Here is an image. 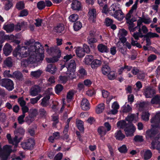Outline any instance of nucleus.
<instances>
[{
    "label": "nucleus",
    "mask_w": 160,
    "mask_h": 160,
    "mask_svg": "<svg viewBox=\"0 0 160 160\" xmlns=\"http://www.w3.org/2000/svg\"><path fill=\"white\" fill-rule=\"evenodd\" d=\"M29 50L30 56L28 61L30 63H36L43 60L44 57V48L39 42H36L34 45L30 46Z\"/></svg>",
    "instance_id": "f257e3e1"
},
{
    "label": "nucleus",
    "mask_w": 160,
    "mask_h": 160,
    "mask_svg": "<svg viewBox=\"0 0 160 160\" xmlns=\"http://www.w3.org/2000/svg\"><path fill=\"white\" fill-rule=\"evenodd\" d=\"M17 51L13 53V55L16 57L18 56L21 58H25L28 57L30 53L29 48L27 46H21L18 45L16 48Z\"/></svg>",
    "instance_id": "f03ea898"
},
{
    "label": "nucleus",
    "mask_w": 160,
    "mask_h": 160,
    "mask_svg": "<svg viewBox=\"0 0 160 160\" xmlns=\"http://www.w3.org/2000/svg\"><path fill=\"white\" fill-rule=\"evenodd\" d=\"M47 50L48 53L53 54H57V55L53 57L52 58H46L47 62L49 63H54L58 62L59 60V58L61 57V51L59 49L56 48L52 47L49 49L48 48Z\"/></svg>",
    "instance_id": "7ed1b4c3"
},
{
    "label": "nucleus",
    "mask_w": 160,
    "mask_h": 160,
    "mask_svg": "<svg viewBox=\"0 0 160 160\" xmlns=\"http://www.w3.org/2000/svg\"><path fill=\"white\" fill-rule=\"evenodd\" d=\"M67 68V71L66 72V74L67 76L71 79L75 78L76 75L75 72L76 68V64L75 60H71Z\"/></svg>",
    "instance_id": "20e7f679"
},
{
    "label": "nucleus",
    "mask_w": 160,
    "mask_h": 160,
    "mask_svg": "<svg viewBox=\"0 0 160 160\" xmlns=\"http://www.w3.org/2000/svg\"><path fill=\"white\" fill-rule=\"evenodd\" d=\"M109 13L111 16L114 17L119 21H121L123 19L124 14L121 10H116L114 6H111L110 8Z\"/></svg>",
    "instance_id": "39448f33"
},
{
    "label": "nucleus",
    "mask_w": 160,
    "mask_h": 160,
    "mask_svg": "<svg viewBox=\"0 0 160 160\" xmlns=\"http://www.w3.org/2000/svg\"><path fill=\"white\" fill-rule=\"evenodd\" d=\"M0 85L5 87L9 91H11L14 88L13 83L12 80L8 78H3L0 81Z\"/></svg>",
    "instance_id": "423d86ee"
},
{
    "label": "nucleus",
    "mask_w": 160,
    "mask_h": 160,
    "mask_svg": "<svg viewBox=\"0 0 160 160\" xmlns=\"http://www.w3.org/2000/svg\"><path fill=\"white\" fill-rule=\"evenodd\" d=\"M35 144L34 139L32 138H29L26 142L22 143L21 145L22 148L24 149H32Z\"/></svg>",
    "instance_id": "0eeeda50"
},
{
    "label": "nucleus",
    "mask_w": 160,
    "mask_h": 160,
    "mask_svg": "<svg viewBox=\"0 0 160 160\" xmlns=\"http://www.w3.org/2000/svg\"><path fill=\"white\" fill-rule=\"evenodd\" d=\"M136 128L132 123H129V125L124 129V131L127 137H132L135 132Z\"/></svg>",
    "instance_id": "6e6552de"
},
{
    "label": "nucleus",
    "mask_w": 160,
    "mask_h": 160,
    "mask_svg": "<svg viewBox=\"0 0 160 160\" xmlns=\"http://www.w3.org/2000/svg\"><path fill=\"white\" fill-rule=\"evenodd\" d=\"M41 87L39 85H34L32 86L29 90L30 94L32 96H36L41 92Z\"/></svg>",
    "instance_id": "1a4fd4ad"
},
{
    "label": "nucleus",
    "mask_w": 160,
    "mask_h": 160,
    "mask_svg": "<svg viewBox=\"0 0 160 160\" xmlns=\"http://www.w3.org/2000/svg\"><path fill=\"white\" fill-rule=\"evenodd\" d=\"M1 153V156L8 158V156L12 151L11 147L8 145H5L3 148Z\"/></svg>",
    "instance_id": "9d476101"
},
{
    "label": "nucleus",
    "mask_w": 160,
    "mask_h": 160,
    "mask_svg": "<svg viewBox=\"0 0 160 160\" xmlns=\"http://www.w3.org/2000/svg\"><path fill=\"white\" fill-rule=\"evenodd\" d=\"M158 132V131L153 128L148 129L146 133V137H148L153 140L156 135Z\"/></svg>",
    "instance_id": "9b49d317"
},
{
    "label": "nucleus",
    "mask_w": 160,
    "mask_h": 160,
    "mask_svg": "<svg viewBox=\"0 0 160 160\" xmlns=\"http://www.w3.org/2000/svg\"><path fill=\"white\" fill-rule=\"evenodd\" d=\"M155 93V90L150 87L146 88L144 91V95L147 98H151Z\"/></svg>",
    "instance_id": "f8f14e48"
},
{
    "label": "nucleus",
    "mask_w": 160,
    "mask_h": 160,
    "mask_svg": "<svg viewBox=\"0 0 160 160\" xmlns=\"http://www.w3.org/2000/svg\"><path fill=\"white\" fill-rule=\"evenodd\" d=\"M81 107L84 110H87L89 109V103L88 100L85 98H83L81 103Z\"/></svg>",
    "instance_id": "ddd939ff"
},
{
    "label": "nucleus",
    "mask_w": 160,
    "mask_h": 160,
    "mask_svg": "<svg viewBox=\"0 0 160 160\" xmlns=\"http://www.w3.org/2000/svg\"><path fill=\"white\" fill-rule=\"evenodd\" d=\"M81 3L77 0H73L71 4V8L74 10L79 11L81 8Z\"/></svg>",
    "instance_id": "4468645a"
},
{
    "label": "nucleus",
    "mask_w": 160,
    "mask_h": 160,
    "mask_svg": "<svg viewBox=\"0 0 160 160\" xmlns=\"http://www.w3.org/2000/svg\"><path fill=\"white\" fill-rule=\"evenodd\" d=\"M46 70L52 74H54L57 70L55 65L54 64H49L48 65Z\"/></svg>",
    "instance_id": "2eb2a0df"
},
{
    "label": "nucleus",
    "mask_w": 160,
    "mask_h": 160,
    "mask_svg": "<svg viewBox=\"0 0 160 160\" xmlns=\"http://www.w3.org/2000/svg\"><path fill=\"white\" fill-rule=\"evenodd\" d=\"M12 50L11 46L7 43L4 45L3 48V53L6 56H8L11 53Z\"/></svg>",
    "instance_id": "dca6fc26"
},
{
    "label": "nucleus",
    "mask_w": 160,
    "mask_h": 160,
    "mask_svg": "<svg viewBox=\"0 0 160 160\" xmlns=\"http://www.w3.org/2000/svg\"><path fill=\"white\" fill-rule=\"evenodd\" d=\"M151 122L152 123L154 124L152 125H157L159 124V123L160 122V113H157L154 117H153L150 120Z\"/></svg>",
    "instance_id": "f3484780"
},
{
    "label": "nucleus",
    "mask_w": 160,
    "mask_h": 160,
    "mask_svg": "<svg viewBox=\"0 0 160 160\" xmlns=\"http://www.w3.org/2000/svg\"><path fill=\"white\" fill-rule=\"evenodd\" d=\"M102 62L98 59L93 60L91 63V67L93 69H96L97 68L101 65Z\"/></svg>",
    "instance_id": "a211bd4d"
},
{
    "label": "nucleus",
    "mask_w": 160,
    "mask_h": 160,
    "mask_svg": "<svg viewBox=\"0 0 160 160\" xmlns=\"http://www.w3.org/2000/svg\"><path fill=\"white\" fill-rule=\"evenodd\" d=\"M50 99V96H46L42 99L40 105L43 107H47L49 104V100Z\"/></svg>",
    "instance_id": "6ab92c4d"
},
{
    "label": "nucleus",
    "mask_w": 160,
    "mask_h": 160,
    "mask_svg": "<svg viewBox=\"0 0 160 160\" xmlns=\"http://www.w3.org/2000/svg\"><path fill=\"white\" fill-rule=\"evenodd\" d=\"M150 148L152 149H156L160 153V142H155V140H152L151 143V146Z\"/></svg>",
    "instance_id": "aec40b11"
},
{
    "label": "nucleus",
    "mask_w": 160,
    "mask_h": 160,
    "mask_svg": "<svg viewBox=\"0 0 160 160\" xmlns=\"http://www.w3.org/2000/svg\"><path fill=\"white\" fill-rule=\"evenodd\" d=\"M88 16L89 17V19L94 22V19L96 17V11L95 9H91L89 10L88 13Z\"/></svg>",
    "instance_id": "412c9836"
},
{
    "label": "nucleus",
    "mask_w": 160,
    "mask_h": 160,
    "mask_svg": "<svg viewBox=\"0 0 160 160\" xmlns=\"http://www.w3.org/2000/svg\"><path fill=\"white\" fill-rule=\"evenodd\" d=\"M138 30V32H133V33H132V36L134 38V39L137 40H138L139 37L142 38H145V35L142 34V32H140V29L139 28Z\"/></svg>",
    "instance_id": "4be33fe9"
},
{
    "label": "nucleus",
    "mask_w": 160,
    "mask_h": 160,
    "mask_svg": "<svg viewBox=\"0 0 160 160\" xmlns=\"http://www.w3.org/2000/svg\"><path fill=\"white\" fill-rule=\"evenodd\" d=\"M4 29L8 32H10L14 30L15 28L14 25L13 24L10 23L4 26Z\"/></svg>",
    "instance_id": "5701e85b"
},
{
    "label": "nucleus",
    "mask_w": 160,
    "mask_h": 160,
    "mask_svg": "<svg viewBox=\"0 0 160 160\" xmlns=\"http://www.w3.org/2000/svg\"><path fill=\"white\" fill-rule=\"evenodd\" d=\"M97 48L98 50L101 52H107L108 51L107 46L102 44H99Z\"/></svg>",
    "instance_id": "b1692460"
},
{
    "label": "nucleus",
    "mask_w": 160,
    "mask_h": 160,
    "mask_svg": "<svg viewBox=\"0 0 160 160\" xmlns=\"http://www.w3.org/2000/svg\"><path fill=\"white\" fill-rule=\"evenodd\" d=\"M64 29V25L62 24H60L54 28V30L57 33H62Z\"/></svg>",
    "instance_id": "393cba45"
},
{
    "label": "nucleus",
    "mask_w": 160,
    "mask_h": 160,
    "mask_svg": "<svg viewBox=\"0 0 160 160\" xmlns=\"http://www.w3.org/2000/svg\"><path fill=\"white\" fill-rule=\"evenodd\" d=\"M112 107V109L111 111V113L113 114L117 113L118 112V109L119 107V105L117 102H114L113 103Z\"/></svg>",
    "instance_id": "a878e982"
},
{
    "label": "nucleus",
    "mask_w": 160,
    "mask_h": 160,
    "mask_svg": "<svg viewBox=\"0 0 160 160\" xmlns=\"http://www.w3.org/2000/svg\"><path fill=\"white\" fill-rule=\"evenodd\" d=\"M137 115H135L134 114H129L126 118V119L129 122H131L135 120L136 121L138 119V113H137Z\"/></svg>",
    "instance_id": "bb28decb"
},
{
    "label": "nucleus",
    "mask_w": 160,
    "mask_h": 160,
    "mask_svg": "<svg viewBox=\"0 0 160 160\" xmlns=\"http://www.w3.org/2000/svg\"><path fill=\"white\" fill-rule=\"evenodd\" d=\"M42 73V71L39 69L36 71L31 72L30 74L32 77L37 78L40 76Z\"/></svg>",
    "instance_id": "cd10ccee"
},
{
    "label": "nucleus",
    "mask_w": 160,
    "mask_h": 160,
    "mask_svg": "<svg viewBox=\"0 0 160 160\" xmlns=\"http://www.w3.org/2000/svg\"><path fill=\"white\" fill-rule=\"evenodd\" d=\"M115 136L116 139L119 140H122L125 138V135L122 133L120 130H118L115 133Z\"/></svg>",
    "instance_id": "c85d7f7f"
},
{
    "label": "nucleus",
    "mask_w": 160,
    "mask_h": 160,
    "mask_svg": "<svg viewBox=\"0 0 160 160\" xmlns=\"http://www.w3.org/2000/svg\"><path fill=\"white\" fill-rule=\"evenodd\" d=\"M128 123H127L124 121H122L118 122L117 123V127L120 128H125L126 127H127L129 125Z\"/></svg>",
    "instance_id": "c756f323"
},
{
    "label": "nucleus",
    "mask_w": 160,
    "mask_h": 160,
    "mask_svg": "<svg viewBox=\"0 0 160 160\" xmlns=\"http://www.w3.org/2000/svg\"><path fill=\"white\" fill-rule=\"evenodd\" d=\"M12 77L16 78L19 80H22L23 79V75L21 72L18 71H16L13 72Z\"/></svg>",
    "instance_id": "7c9ffc66"
},
{
    "label": "nucleus",
    "mask_w": 160,
    "mask_h": 160,
    "mask_svg": "<svg viewBox=\"0 0 160 160\" xmlns=\"http://www.w3.org/2000/svg\"><path fill=\"white\" fill-rule=\"evenodd\" d=\"M102 71L103 74L107 75L110 72V69L109 67L106 64L102 66Z\"/></svg>",
    "instance_id": "2f4dec72"
},
{
    "label": "nucleus",
    "mask_w": 160,
    "mask_h": 160,
    "mask_svg": "<svg viewBox=\"0 0 160 160\" xmlns=\"http://www.w3.org/2000/svg\"><path fill=\"white\" fill-rule=\"evenodd\" d=\"M3 63L4 64L8 67H12V62L11 58L10 57H8L4 61Z\"/></svg>",
    "instance_id": "473e14b6"
},
{
    "label": "nucleus",
    "mask_w": 160,
    "mask_h": 160,
    "mask_svg": "<svg viewBox=\"0 0 160 160\" xmlns=\"http://www.w3.org/2000/svg\"><path fill=\"white\" fill-rule=\"evenodd\" d=\"M127 22L128 24V28L131 33L136 30V28H135V25L133 23L131 22L130 21H127Z\"/></svg>",
    "instance_id": "72a5a7b5"
},
{
    "label": "nucleus",
    "mask_w": 160,
    "mask_h": 160,
    "mask_svg": "<svg viewBox=\"0 0 160 160\" xmlns=\"http://www.w3.org/2000/svg\"><path fill=\"white\" fill-rule=\"evenodd\" d=\"M152 153L151 151L149 149L147 150L145 152L144 155V158L145 160L150 159L152 156Z\"/></svg>",
    "instance_id": "f704fd0d"
},
{
    "label": "nucleus",
    "mask_w": 160,
    "mask_h": 160,
    "mask_svg": "<svg viewBox=\"0 0 160 160\" xmlns=\"http://www.w3.org/2000/svg\"><path fill=\"white\" fill-rule=\"evenodd\" d=\"M76 52L77 56L79 58L82 57L84 55L83 49L79 47L77 48Z\"/></svg>",
    "instance_id": "c9c22d12"
},
{
    "label": "nucleus",
    "mask_w": 160,
    "mask_h": 160,
    "mask_svg": "<svg viewBox=\"0 0 160 160\" xmlns=\"http://www.w3.org/2000/svg\"><path fill=\"white\" fill-rule=\"evenodd\" d=\"M105 109L104 104L103 103L99 104L97 107L96 109V112L97 113L102 112Z\"/></svg>",
    "instance_id": "e433bc0d"
},
{
    "label": "nucleus",
    "mask_w": 160,
    "mask_h": 160,
    "mask_svg": "<svg viewBox=\"0 0 160 160\" xmlns=\"http://www.w3.org/2000/svg\"><path fill=\"white\" fill-rule=\"evenodd\" d=\"M25 130L22 128H20L16 129L14 131V134L15 135L18 136L20 135H23L25 133Z\"/></svg>",
    "instance_id": "4c0bfd02"
},
{
    "label": "nucleus",
    "mask_w": 160,
    "mask_h": 160,
    "mask_svg": "<svg viewBox=\"0 0 160 160\" xmlns=\"http://www.w3.org/2000/svg\"><path fill=\"white\" fill-rule=\"evenodd\" d=\"M107 132L105 128L103 127H100L98 128V133L101 136L105 135Z\"/></svg>",
    "instance_id": "58836bf2"
},
{
    "label": "nucleus",
    "mask_w": 160,
    "mask_h": 160,
    "mask_svg": "<svg viewBox=\"0 0 160 160\" xmlns=\"http://www.w3.org/2000/svg\"><path fill=\"white\" fill-rule=\"evenodd\" d=\"M152 104H160V96L156 95L151 100Z\"/></svg>",
    "instance_id": "ea45409f"
},
{
    "label": "nucleus",
    "mask_w": 160,
    "mask_h": 160,
    "mask_svg": "<svg viewBox=\"0 0 160 160\" xmlns=\"http://www.w3.org/2000/svg\"><path fill=\"white\" fill-rule=\"evenodd\" d=\"M29 114L35 118L38 114V110L36 109L32 108L30 109Z\"/></svg>",
    "instance_id": "a19ab883"
},
{
    "label": "nucleus",
    "mask_w": 160,
    "mask_h": 160,
    "mask_svg": "<svg viewBox=\"0 0 160 160\" xmlns=\"http://www.w3.org/2000/svg\"><path fill=\"white\" fill-rule=\"evenodd\" d=\"M93 59V57L91 55H88L86 56L85 58V63L87 65H89L92 62V60Z\"/></svg>",
    "instance_id": "79ce46f5"
},
{
    "label": "nucleus",
    "mask_w": 160,
    "mask_h": 160,
    "mask_svg": "<svg viewBox=\"0 0 160 160\" xmlns=\"http://www.w3.org/2000/svg\"><path fill=\"white\" fill-rule=\"evenodd\" d=\"M159 37L158 35L155 33H152L151 32H149L147 34L145 35V38H158Z\"/></svg>",
    "instance_id": "37998d69"
},
{
    "label": "nucleus",
    "mask_w": 160,
    "mask_h": 160,
    "mask_svg": "<svg viewBox=\"0 0 160 160\" xmlns=\"http://www.w3.org/2000/svg\"><path fill=\"white\" fill-rule=\"evenodd\" d=\"M82 27V24L79 21H78L74 24L73 28L76 31L79 30Z\"/></svg>",
    "instance_id": "c03bdc74"
},
{
    "label": "nucleus",
    "mask_w": 160,
    "mask_h": 160,
    "mask_svg": "<svg viewBox=\"0 0 160 160\" xmlns=\"http://www.w3.org/2000/svg\"><path fill=\"white\" fill-rule=\"evenodd\" d=\"M123 108L122 112L124 113H128L132 111V107L128 104L124 106Z\"/></svg>",
    "instance_id": "a18cd8bd"
},
{
    "label": "nucleus",
    "mask_w": 160,
    "mask_h": 160,
    "mask_svg": "<svg viewBox=\"0 0 160 160\" xmlns=\"http://www.w3.org/2000/svg\"><path fill=\"white\" fill-rule=\"evenodd\" d=\"M83 122L80 120H78L77 122V126L80 131L83 132L84 127Z\"/></svg>",
    "instance_id": "49530a36"
},
{
    "label": "nucleus",
    "mask_w": 160,
    "mask_h": 160,
    "mask_svg": "<svg viewBox=\"0 0 160 160\" xmlns=\"http://www.w3.org/2000/svg\"><path fill=\"white\" fill-rule=\"evenodd\" d=\"M78 18V16L76 14H73L71 15L69 18L70 21L72 22H76Z\"/></svg>",
    "instance_id": "de8ad7c7"
},
{
    "label": "nucleus",
    "mask_w": 160,
    "mask_h": 160,
    "mask_svg": "<svg viewBox=\"0 0 160 160\" xmlns=\"http://www.w3.org/2000/svg\"><path fill=\"white\" fill-rule=\"evenodd\" d=\"M18 38V35H16L15 36H14L13 34H11L10 35H5V40H13L15 39Z\"/></svg>",
    "instance_id": "09e8293b"
},
{
    "label": "nucleus",
    "mask_w": 160,
    "mask_h": 160,
    "mask_svg": "<svg viewBox=\"0 0 160 160\" xmlns=\"http://www.w3.org/2000/svg\"><path fill=\"white\" fill-rule=\"evenodd\" d=\"M150 114L148 112H144L142 113V119L145 121H148L149 120V118Z\"/></svg>",
    "instance_id": "8fccbe9b"
},
{
    "label": "nucleus",
    "mask_w": 160,
    "mask_h": 160,
    "mask_svg": "<svg viewBox=\"0 0 160 160\" xmlns=\"http://www.w3.org/2000/svg\"><path fill=\"white\" fill-rule=\"evenodd\" d=\"M42 97V96L39 94L35 98H32L30 99V103L33 104L37 103L38 101Z\"/></svg>",
    "instance_id": "3c124183"
},
{
    "label": "nucleus",
    "mask_w": 160,
    "mask_h": 160,
    "mask_svg": "<svg viewBox=\"0 0 160 160\" xmlns=\"http://www.w3.org/2000/svg\"><path fill=\"white\" fill-rule=\"evenodd\" d=\"M24 22L18 23L15 26V30L17 31H19L21 30L22 28L24 26Z\"/></svg>",
    "instance_id": "603ef678"
},
{
    "label": "nucleus",
    "mask_w": 160,
    "mask_h": 160,
    "mask_svg": "<svg viewBox=\"0 0 160 160\" xmlns=\"http://www.w3.org/2000/svg\"><path fill=\"white\" fill-rule=\"evenodd\" d=\"M74 95L73 92L72 91H71L68 92L67 95V100L68 102H69L72 99Z\"/></svg>",
    "instance_id": "864d4df0"
},
{
    "label": "nucleus",
    "mask_w": 160,
    "mask_h": 160,
    "mask_svg": "<svg viewBox=\"0 0 160 160\" xmlns=\"http://www.w3.org/2000/svg\"><path fill=\"white\" fill-rule=\"evenodd\" d=\"M34 120V118L30 115L25 118V121L28 123L30 124Z\"/></svg>",
    "instance_id": "5fc2aeb1"
},
{
    "label": "nucleus",
    "mask_w": 160,
    "mask_h": 160,
    "mask_svg": "<svg viewBox=\"0 0 160 160\" xmlns=\"http://www.w3.org/2000/svg\"><path fill=\"white\" fill-rule=\"evenodd\" d=\"M37 6L39 9L42 10L45 8V4L43 1H41L37 3Z\"/></svg>",
    "instance_id": "6e6d98bb"
},
{
    "label": "nucleus",
    "mask_w": 160,
    "mask_h": 160,
    "mask_svg": "<svg viewBox=\"0 0 160 160\" xmlns=\"http://www.w3.org/2000/svg\"><path fill=\"white\" fill-rule=\"evenodd\" d=\"M63 86L60 84H58L55 87V92L56 93L59 94L63 89Z\"/></svg>",
    "instance_id": "4d7b16f0"
},
{
    "label": "nucleus",
    "mask_w": 160,
    "mask_h": 160,
    "mask_svg": "<svg viewBox=\"0 0 160 160\" xmlns=\"http://www.w3.org/2000/svg\"><path fill=\"white\" fill-rule=\"evenodd\" d=\"M134 140L136 142H142L143 141V136L141 135H137L134 138Z\"/></svg>",
    "instance_id": "13d9d810"
},
{
    "label": "nucleus",
    "mask_w": 160,
    "mask_h": 160,
    "mask_svg": "<svg viewBox=\"0 0 160 160\" xmlns=\"http://www.w3.org/2000/svg\"><path fill=\"white\" fill-rule=\"evenodd\" d=\"M107 75L108 78L110 80L114 79L116 77L115 72L113 71L110 72Z\"/></svg>",
    "instance_id": "bf43d9fd"
},
{
    "label": "nucleus",
    "mask_w": 160,
    "mask_h": 160,
    "mask_svg": "<svg viewBox=\"0 0 160 160\" xmlns=\"http://www.w3.org/2000/svg\"><path fill=\"white\" fill-rule=\"evenodd\" d=\"M18 136L15 135L14 138L13 139H12L11 141L12 142H10V143L12 144H18L20 141V139H18Z\"/></svg>",
    "instance_id": "052dcab7"
},
{
    "label": "nucleus",
    "mask_w": 160,
    "mask_h": 160,
    "mask_svg": "<svg viewBox=\"0 0 160 160\" xmlns=\"http://www.w3.org/2000/svg\"><path fill=\"white\" fill-rule=\"evenodd\" d=\"M12 6V0H8L6 3L5 8L7 10H9Z\"/></svg>",
    "instance_id": "680f3d73"
},
{
    "label": "nucleus",
    "mask_w": 160,
    "mask_h": 160,
    "mask_svg": "<svg viewBox=\"0 0 160 160\" xmlns=\"http://www.w3.org/2000/svg\"><path fill=\"white\" fill-rule=\"evenodd\" d=\"M119 151L122 153H125L127 152V149L126 146L123 145L118 149Z\"/></svg>",
    "instance_id": "e2e57ef3"
},
{
    "label": "nucleus",
    "mask_w": 160,
    "mask_h": 160,
    "mask_svg": "<svg viewBox=\"0 0 160 160\" xmlns=\"http://www.w3.org/2000/svg\"><path fill=\"white\" fill-rule=\"evenodd\" d=\"M140 32H142V34H147L148 33V30L145 25H142L141 27L140 28Z\"/></svg>",
    "instance_id": "0e129e2a"
},
{
    "label": "nucleus",
    "mask_w": 160,
    "mask_h": 160,
    "mask_svg": "<svg viewBox=\"0 0 160 160\" xmlns=\"http://www.w3.org/2000/svg\"><path fill=\"white\" fill-rule=\"evenodd\" d=\"M5 40V33L3 32H0V44L3 43Z\"/></svg>",
    "instance_id": "69168bd1"
},
{
    "label": "nucleus",
    "mask_w": 160,
    "mask_h": 160,
    "mask_svg": "<svg viewBox=\"0 0 160 160\" xmlns=\"http://www.w3.org/2000/svg\"><path fill=\"white\" fill-rule=\"evenodd\" d=\"M16 7L17 9L21 10L24 8V4L23 2H20L17 3Z\"/></svg>",
    "instance_id": "338daca9"
},
{
    "label": "nucleus",
    "mask_w": 160,
    "mask_h": 160,
    "mask_svg": "<svg viewBox=\"0 0 160 160\" xmlns=\"http://www.w3.org/2000/svg\"><path fill=\"white\" fill-rule=\"evenodd\" d=\"M79 73L81 76H84L87 75V72L83 68L81 67L79 70Z\"/></svg>",
    "instance_id": "774afa93"
}]
</instances>
